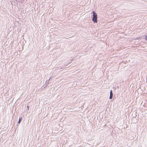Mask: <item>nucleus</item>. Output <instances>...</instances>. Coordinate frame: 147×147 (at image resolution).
I'll return each instance as SVG.
<instances>
[{
	"instance_id": "nucleus-7",
	"label": "nucleus",
	"mask_w": 147,
	"mask_h": 147,
	"mask_svg": "<svg viewBox=\"0 0 147 147\" xmlns=\"http://www.w3.org/2000/svg\"><path fill=\"white\" fill-rule=\"evenodd\" d=\"M72 60V59L70 60V61L69 62V63H71V62Z\"/></svg>"
},
{
	"instance_id": "nucleus-4",
	"label": "nucleus",
	"mask_w": 147,
	"mask_h": 147,
	"mask_svg": "<svg viewBox=\"0 0 147 147\" xmlns=\"http://www.w3.org/2000/svg\"><path fill=\"white\" fill-rule=\"evenodd\" d=\"M113 96L112 95H110L109 97V99H111L113 97Z\"/></svg>"
},
{
	"instance_id": "nucleus-1",
	"label": "nucleus",
	"mask_w": 147,
	"mask_h": 147,
	"mask_svg": "<svg viewBox=\"0 0 147 147\" xmlns=\"http://www.w3.org/2000/svg\"><path fill=\"white\" fill-rule=\"evenodd\" d=\"M93 17L92 18V21L95 23H97V13L94 11H93Z\"/></svg>"
},
{
	"instance_id": "nucleus-8",
	"label": "nucleus",
	"mask_w": 147,
	"mask_h": 147,
	"mask_svg": "<svg viewBox=\"0 0 147 147\" xmlns=\"http://www.w3.org/2000/svg\"><path fill=\"white\" fill-rule=\"evenodd\" d=\"M51 77L49 79V81Z\"/></svg>"
},
{
	"instance_id": "nucleus-5",
	"label": "nucleus",
	"mask_w": 147,
	"mask_h": 147,
	"mask_svg": "<svg viewBox=\"0 0 147 147\" xmlns=\"http://www.w3.org/2000/svg\"><path fill=\"white\" fill-rule=\"evenodd\" d=\"M27 111H28V110H29V106H28L27 105Z\"/></svg>"
},
{
	"instance_id": "nucleus-3",
	"label": "nucleus",
	"mask_w": 147,
	"mask_h": 147,
	"mask_svg": "<svg viewBox=\"0 0 147 147\" xmlns=\"http://www.w3.org/2000/svg\"><path fill=\"white\" fill-rule=\"evenodd\" d=\"M113 93L112 92L111 90L110 92V95H112L113 96Z\"/></svg>"
},
{
	"instance_id": "nucleus-2",
	"label": "nucleus",
	"mask_w": 147,
	"mask_h": 147,
	"mask_svg": "<svg viewBox=\"0 0 147 147\" xmlns=\"http://www.w3.org/2000/svg\"><path fill=\"white\" fill-rule=\"evenodd\" d=\"M22 117H20L19 119V121L18 122V123H20V122L21 121H22Z\"/></svg>"
},
{
	"instance_id": "nucleus-6",
	"label": "nucleus",
	"mask_w": 147,
	"mask_h": 147,
	"mask_svg": "<svg viewBox=\"0 0 147 147\" xmlns=\"http://www.w3.org/2000/svg\"><path fill=\"white\" fill-rule=\"evenodd\" d=\"M145 40L147 41V35L146 36L145 38Z\"/></svg>"
}]
</instances>
